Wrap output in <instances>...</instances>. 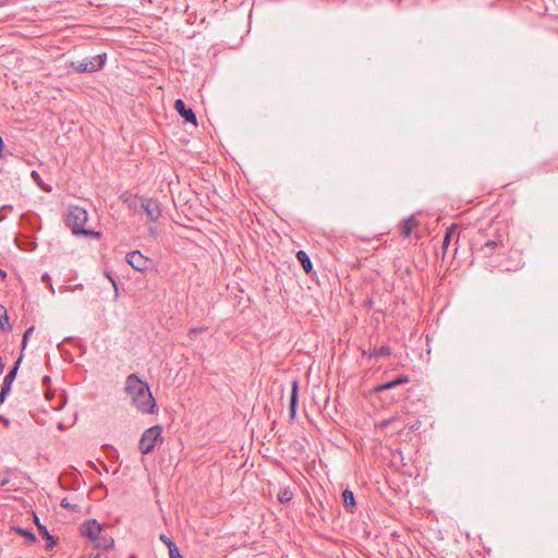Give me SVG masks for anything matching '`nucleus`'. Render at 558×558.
<instances>
[{
    "label": "nucleus",
    "instance_id": "1",
    "mask_svg": "<svg viewBox=\"0 0 558 558\" xmlns=\"http://www.w3.org/2000/svg\"><path fill=\"white\" fill-rule=\"evenodd\" d=\"M87 219L88 214L86 209L80 206H69L65 215V225L72 230L73 234L99 239L101 236L100 232L84 227Z\"/></svg>",
    "mask_w": 558,
    "mask_h": 558
},
{
    "label": "nucleus",
    "instance_id": "2",
    "mask_svg": "<svg viewBox=\"0 0 558 558\" xmlns=\"http://www.w3.org/2000/svg\"><path fill=\"white\" fill-rule=\"evenodd\" d=\"M126 392L132 397L133 404L143 413H154L156 400L149 386H125Z\"/></svg>",
    "mask_w": 558,
    "mask_h": 558
},
{
    "label": "nucleus",
    "instance_id": "3",
    "mask_svg": "<svg viewBox=\"0 0 558 558\" xmlns=\"http://www.w3.org/2000/svg\"><path fill=\"white\" fill-rule=\"evenodd\" d=\"M161 434L162 427L160 425H154L147 428L140 439V451L143 454L150 453L155 449L157 440L161 438Z\"/></svg>",
    "mask_w": 558,
    "mask_h": 558
},
{
    "label": "nucleus",
    "instance_id": "4",
    "mask_svg": "<svg viewBox=\"0 0 558 558\" xmlns=\"http://www.w3.org/2000/svg\"><path fill=\"white\" fill-rule=\"evenodd\" d=\"M105 64V59L101 54L87 57L83 60L71 62V66L78 73L94 72L101 69Z\"/></svg>",
    "mask_w": 558,
    "mask_h": 558
},
{
    "label": "nucleus",
    "instance_id": "5",
    "mask_svg": "<svg viewBox=\"0 0 558 558\" xmlns=\"http://www.w3.org/2000/svg\"><path fill=\"white\" fill-rule=\"evenodd\" d=\"M142 211H144L150 221H157L161 216V207L158 201L145 197Z\"/></svg>",
    "mask_w": 558,
    "mask_h": 558
},
{
    "label": "nucleus",
    "instance_id": "6",
    "mask_svg": "<svg viewBox=\"0 0 558 558\" xmlns=\"http://www.w3.org/2000/svg\"><path fill=\"white\" fill-rule=\"evenodd\" d=\"M126 262L138 271H144L148 268L149 259L145 257L140 251H133L128 253Z\"/></svg>",
    "mask_w": 558,
    "mask_h": 558
},
{
    "label": "nucleus",
    "instance_id": "7",
    "mask_svg": "<svg viewBox=\"0 0 558 558\" xmlns=\"http://www.w3.org/2000/svg\"><path fill=\"white\" fill-rule=\"evenodd\" d=\"M104 532L102 526L95 519H90L83 524V534L95 542Z\"/></svg>",
    "mask_w": 558,
    "mask_h": 558
},
{
    "label": "nucleus",
    "instance_id": "8",
    "mask_svg": "<svg viewBox=\"0 0 558 558\" xmlns=\"http://www.w3.org/2000/svg\"><path fill=\"white\" fill-rule=\"evenodd\" d=\"M174 109L186 121L196 124V116L191 108H187L182 99L174 101Z\"/></svg>",
    "mask_w": 558,
    "mask_h": 558
},
{
    "label": "nucleus",
    "instance_id": "9",
    "mask_svg": "<svg viewBox=\"0 0 558 558\" xmlns=\"http://www.w3.org/2000/svg\"><path fill=\"white\" fill-rule=\"evenodd\" d=\"M120 199L130 209L134 211H142L143 202L145 197H140L136 195H132L130 193H123L120 196Z\"/></svg>",
    "mask_w": 558,
    "mask_h": 558
},
{
    "label": "nucleus",
    "instance_id": "10",
    "mask_svg": "<svg viewBox=\"0 0 558 558\" xmlns=\"http://www.w3.org/2000/svg\"><path fill=\"white\" fill-rule=\"evenodd\" d=\"M417 226V221L414 216L409 217L400 223V233L403 238H409Z\"/></svg>",
    "mask_w": 558,
    "mask_h": 558
},
{
    "label": "nucleus",
    "instance_id": "11",
    "mask_svg": "<svg viewBox=\"0 0 558 558\" xmlns=\"http://www.w3.org/2000/svg\"><path fill=\"white\" fill-rule=\"evenodd\" d=\"M342 499H343V505H344L345 509L350 512H353L355 505H356L353 492L349 488H345L342 492Z\"/></svg>",
    "mask_w": 558,
    "mask_h": 558
},
{
    "label": "nucleus",
    "instance_id": "12",
    "mask_svg": "<svg viewBox=\"0 0 558 558\" xmlns=\"http://www.w3.org/2000/svg\"><path fill=\"white\" fill-rule=\"evenodd\" d=\"M95 544L97 548L110 549L114 545V539L110 535L101 533Z\"/></svg>",
    "mask_w": 558,
    "mask_h": 558
},
{
    "label": "nucleus",
    "instance_id": "13",
    "mask_svg": "<svg viewBox=\"0 0 558 558\" xmlns=\"http://www.w3.org/2000/svg\"><path fill=\"white\" fill-rule=\"evenodd\" d=\"M38 531L40 535L46 538V549L53 548L54 545L57 544V539L52 535H50L47 527L43 524H38Z\"/></svg>",
    "mask_w": 558,
    "mask_h": 558
},
{
    "label": "nucleus",
    "instance_id": "14",
    "mask_svg": "<svg viewBox=\"0 0 558 558\" xmlns=\"http://www.w3.org/2000/svg\"><path fill=\"white\" fill-rule=\"evenodd\" d=\"M296 258L300 262V264L302 265V268L304 269V271L306 274H310L313 269V265H312V262H311L308 255L304 251H299L296 253Z\"/></svg>",
    "mask_w": 558,
    "mask_h": 558
},
{
    "label": "nucleus",
    "instance_id": "15",
    "mask_svg": "<svg viewBox=\"0 0 558 558\" xmlns=\"http://www.w3.org/2000/svg\"><path fill=\"white\" fill-rule=\"evenodd\" d=\"M298 391L299 386H292L291 396H290V416L294 418L296 405H298Z\"/></svg>",
    "mask_w": 558,
    "mask_h": 558
},
{
    "label": "nucleus",
    "instance_id": "16",
    "mask_svg": "<svg viewBox=\"0 0 558 558\" xmlns=\"http://www.w3.org/2000/svg\"><path fill=\"white\" fill-rule=\"evenodd\" d=\"M21 361H22V355L17 359V361L15 362V364L11 368V371L5 375L2 384H13V381L15 380L16 373H17Z\"/></svg>",
    "mask_w": 558,
    "mask_h": 558
},
{
    "label": "nucleus",
    "instance_id": "17",
    "mask_svg": "<svg viewBox=\"0 0 558 558\" xmlns=\"http://www.w3.org/2000/svg\"><path fill=\"white\" fill-rule=\"evenodd\" d=\"M14 531L17 534L25 536L27 544H33L36 542V535L33 533V531L23 527H14Z\"/></svg>",
    "mask_w": 558,
    "mask_h": 558
},
{
    "label": "nucleus",
    "instance_id": "18",
    "mask_svg": "<svg viewBox=\"0 0 558 558\" xmlns=\"http://www.w3.org/2000/svg\"><path fill=\"white\" fill-rule=\"evenodd\" d=\"M10 323H9V317L7 315V310L0 305V329L1 330H7V329H10Z\"/></svg>",
    "mask_w": 558,
    "mask_h": 558
},
{
    "label": "nucleus",
    "instance_id": "19",
    "mask_svg": "<svg viewBox=\"0 0 558 558\" xmlns=\"http://www.w3.org/2000/svg\"><path fill=\"white\" fill-rule=\"evenodd\" d=\"M498 245L495 240H488L482 247L481 252L484 256H490L493 254V250Z\"/></svg>",
    "mask_w": 558,
    "mask_h": 558
},
{
    "label": "nucleus",
    "instance_id": "20",
    "mask_svg": "<svg viewBox=\"0 0 558 558\" xmlns=\"http://www.w3.org/2000/svg\"><path fill=\"white\" fill-rule=\"evenodd\" d=\"M293 498V493L289 487L281 489L278 494V500L282 504L290 501Z\"/></svg>",
    "mask_w": 558,
    "mask_h": 558
},
{
    "label": "nucleus",
    "instance_id": "21",
    "mask_svg": "<svg viewBox=\"0 0 558 558\" xmlns=\"http://www.w3.org/2000/svg\"><path fill=\"white\" fill-rule=\"evenodd\" d=\"M454 230H456V225H452L451 227H449L447 229L446 234H445L444 240H442V250H444V252H446V250L448 248V246L450 244V241H451V236L454 233Z\"/></svg>",
    "mask_w": 558,
    "mask_h": 558
},
{
    "label": "nucleus",
    "instance_id": "22",
    "mask_svg": "<svg viewBox=\"0 0 558 558\" xmlns=\"http://www.w3.org/2000/svg\"><path fill=\"white\" fill-rule=\"evenodd\" d=\"M159 539L168 547L169 555L179 549L178 546L166 534H161Z\"/></svg>",
    "mask_w": 558,
    "mask_h": 558
},
{
    "label": "nucleus",
    "instance_id": "23",
    "mask_svg": "<svg viewBox=\"0 0 558 558\" xmlns=\"http://www.w3.org/2000/svg\"><path fill=\"white\" fill-rule=\"evenodd\" d=\"M390 354H391L390 348L383 345L378 349H375L372 356H389Z\"/></svg>",
    "mask_w": 558,
    "mask_h": 558
},
{
    "label": "nucleus",
    "instance_id": "24",
    "mask_svg": "<svg viewBox=\"0 0 558 558\" xmlns=\"http://www.w3.org/2000/svg\"><path fill=\"white\" fill-rule=\"evenodd\" d=\"M35 330V327L34 326H31L26 329V331L24 332L23 335V340H22V347L23 349L26 347V343L28 341V339L31 338L33 331Z\"/></svg>",
    "mask_w": 558,
    "mask_h": 558
},
{
    "label": "nucleus",
    "instance_id": "25",
    "mask_svg": "<svg viewBox=\"0 0 558 558\" xmlns=\"http://www.w3.org/2000/svg\"><path fill=\"white\" fill-rule=\"evenodd\" d=\"M35 330V327L34 326H31L26 329V331L24 332L23 335V340H22V347L23 349L26 347V343L28 341V339L31 338L33 331Z\"/></svg>",
    "mask_w": 558,
    "mask_h": 558
},
{
    "label": "nucleus",
    "instance_id": "26",
    "mask_svg": "<svg viewBox=\"0 0 558 558\" xmlns=\"http://www.w3.org/2000/svg\"><path fill=\"white\" fill-rule=\"evenodd\" d=\"M35 330V327L34 326H31L26 329V331L24 332L23 335V340H22V347L23 349L26 347V343L28 341V339L31 338L33 331Z\"/></svg>",
    "mask_w": 558,
    "mask_h": 558
},
{
    "label": "nucleus",
    "instance_id": "27",
    "mask_svg": "<svg viewBox=\"0 0 558 558\" xmlns=\"http://www.w3.org/2000/svg\"><path fill=\"white\" fill-rule=\"evenodd\" d=\"M204 330H206V327H194V328H191L189 330V335L187 336H189V338L191 340H195L196 335L202 332V331H204Z\"/></svg>",
    "mask_w": 558,
    "mask_h": 558
},
{
    "label": "nucleus",
    "instance_id": "28",
    "mask_svg": "<svg viewBox=\"0 0 558 558\" xmlns=\"http://www.w3.org/2000/svg\"><path fill=\"white\" fill-rule=\"evenodd\" d=\"M125 384L131 385V384H146V383L143 381L142 379H140L135 374H131L128 376Z\"/></svg>",
    "mask_w": 558,
    "mask_h": 558
},
{
    "label": "nucleus",
    "instance_id": "29",
    "mask_svg": "<svg viewBox=\"0 0 558 558\" xmlns=\"http://www.w3.org/2000/svg\"><path fill=\"white\" fill-rule=\"evenodd\" d=\"M10 389H11V386H1V391H0V402L1 403L4 402L5 396L8 395Z\"/></svg>",
    "mask_w": 558,
    "mask_h": 558
},
{
    "label": "nucleus",
    "instance_id": "30",
    "mask_svg": "<svg viewBox=\"0 0 558 558\" xmlns=\"http://www.w3.org/2000/svg\"><path fill=\"white\" fill-rule=\"evenodd\" d=\"M395 420V417H390V418H385V420H381L380 422L376 423V427H379V428H385L387 427L392 421Z\"/></svg>",
    "mask_w": 558,
    "mask_h": 558
},
{
    "label": "nucleus",
    "instance_id": "31",
    "mask_svg": "<svg viewBox=\"0 0 558 558\" xmlns=\"http://www.w3.org/2000/svg\"><path fill=\"white\" fill-rule=\"evenodd\" d=\"M407 381V377L399 376L390 381H387L386 384H405Z\"/></svg>",
    "mask_w": 558,
    "mask_h": 558
},
{
    "label": "nucleus",
    "instance_id": "32",
    "mask_svg": "<svg viewBox=\"0 0 558 558\" xmlns=\"http://www.w3.org/2000/svg\"><path fill=\"white\" fill-rule=\"evenodd\" d=\"M11 481V477L9 474H5L4 476H0V488L9 484Z\"/></svg>",
    "mask_w": 558,
    "mask_h": 558
},
{
    "label": "nucleus",
    "instance_id": "33",
    "mask_svg": "<svg viewBox=\"0 0 558 558\" xmlns=\"http://www.w3.org/2000/svg\"><path fill=\"white\" fill-rule=\"evenodd\" d=\"M61 507L64 509H74V506H72L66 499H62L60 502Z\"/></svg>",
    "mask_w": 558,
    "mask_h": 558
},
{
    "label": "nucleus",
    "instance_id": "34",
    "mask_svg": "<svg viewBox=\"0 0 558 558\" xmlns=\"http://www.w3.org/2000/svg\"><path fill=\"white\" fill-rule=\"evenodd\" d=\"M391 386H386V385H383V386H375L373 391L374 392H378V391H381V390H385V389H388L390 388Z\"/></svg>",
    "mask_w": 558,
    "mask_h": 558
},
{
    "label": "nucleus",
    "instance_id": "35",
    "mask_svg": "<svg viewBox=\"0 0 558 558\" xmlns=\"http://www.w3.org/2000/svg\"><path fill=\"white\" fill-rule=\"evenodd\" d=\"M60 399H61V401H60V404L56 407L57 409H61L66 402V398L64 395H61Z\"/></svg>",
    "mask_w": 558,
    "mask_h": 558
},
{
    "label": "nucleus",
    "instance_id": "36",
    "mask_svg": "<svg viewBox=\"0 0 558 558\" xmlns=\"http://www.w3.org/2000/svg\"><path fill=\"white\" fill-rule=\"evenodd\" d=\"M169 557H170V558H184V557L180 554L179 549H178V550H175L174 553H172L171 555H169Z\"/></svg>",
    "mask_w": 558,
    "mask_h": 558
},
{
    "label": "nucleus",
    "instance_id": "37",
    "mask_svg": "<svg viewBox=\"0 0 558 558\" xmlns=\"http://www.w3.org/2000/svg\"><path fill=\"white\" fill-rule=\"evenodd\" d=\"M107 277L109 278V280L112 282L113 287H114V291H116V296L118 295V287H117V283L114 281V279L110 276V275H107Z\"/></svg>",
    "mask_w": 558,
    "mask_h": 558
},
{
    "label": "nucleus",
    "instance_id": "38",
    "mask_svg": "<svg viewBox=\"0 0 558 558\" xmlns=\"http://www.w3.org/2000/svg\"><path fill=\"white\" fill-rule=\"evenodd\" d=\"M0 421L3 422V424L8 427L10 425V420L4 417L3 415H0Z\"/></svg>",
    "mask_w": 558,
    "mask_h": 558
},
{
    "label": "nucleus",
    "instance_id": "39",
    "mask_svg": "<svg viewBox=\"0 0 558 558\" xmlns=\"http://www.w3.org/2000/svg\"><path fill=\"white\" fill-rule=\"evenodd\" d=\"M50 380H51L50 376L45 375V376H43L41 384H50Z\"/></svg>",
    "mask_w": 558,
    "mask_h": 558
},
{
    "label": "nucleus",
    "instance_id": "40",
    "mask_svg": "<svg viewBox=\"0 0 558 558\" xmlns=\"http://www.w3.org/2000/svg\"><path fill=\"white\" fill-rule=\"evenodd\" d=\"M3 368H4V363L2 361V357L0 356V373H2Z\"/></svg>",
    "mask_w": 558,
    "mask_h": 558
},
{
    "label": "nucleus",
    "instance_id": "41",
    "mask_svg": "<svg viewBox=\"0 0 558 558\" xmlns=\"http://www.w3.org/2000/svg\"><path fill=\"white\" fill-rule=\"evenodd\" d=\"M7 272L0 268V278H5Z\"/></svg>",
    "mask_w": 558,
    "mask_h": 558
},
{
    "label": "nucleus",
    "instance_id": "42",
    "mask_svg": "<svg viewBox=\"0 0 558 558\" xmlns=\"http://www.w3.org/2000/svg\"><path fill=\"white\" fill-rule=\"evenodd\" d=\"M3 146H4V143H3L2 137L0 136V150H2Z\"/></svg>",
    "mask_w": 558,
    "mask_h": 558
},
{
    "label": "nucleus",
    "instance_id": "43",
    "mask_svg": "<svg viewBox=\"0 0 558 558\" xmlns=\"http://www.w3.org/2000/svg\"><path fill=\"white\" fill-rule=\"evenodd\" d=\"M34 519H35V523H36V525H37V526H38V524H41V523L39 522V519H38V517H37V515H35V517H34Z\"/></svg>",
    "mask_w": 558,
    "mask_h": 558
},
{
    "label": "nucleus",
    "instance_id": "44",
    "mask_svg": "<svg viewBox=\"0 0 558 558\" xmlns=\"http://www.w3.org/2000/svg\"><path fill=\"white\" fill-rule=\"evenodd\" d=\"M32 175H33L36 180H37V179H38V177H39V175H38V173H37L36 171H33V172H32Z\"/></svg>",
    "mask_w": 558,
    "mask_h": 558
},
{
    "label": "nucleus",
    "instance_id": "45",
    "mask_svg": "<svg viewBox=\"0 0 558 558\" xmlns=\"http://www.w3.org/2000/svg\"><path fill=\"white\" fill-rule=\"evenodd\" d=\"M45 393H46V397L49 399L50 398V390L48 389Z\"/></svg>",
    "mask_w": 558,
    "mask_h": 558
},
{
    "label": "nucleus",
    "instance_id": "46",
    "mask_svg": "<svg viewBox=\"0 0 558 558\" xmlns=\"http://www.w3.org/2000/svg\"><path fill=\"white\" fill-rule=\"evenodd\" d=\"M43 280H49V276L48 275H44L43 276Z\"/></svg>",
    "mask_w": 558,
    "mask_h": 558
},
{
    "label": "nucleus",
    "instance_id": "47",
    "mask_svg": "<svg viewBox=\"0 0 558 558\" xmlns=\"http://www.w3.org/2000/svg\"><path fill=\"white\" fill-rule=\"evenodd\" d=\"M41 187H43L44 191H50L49 189H47V187H45L43 185H41Z\"/></svg>",
    "mask_w": 558,
    "mask_h": 558
}]
</instances>
